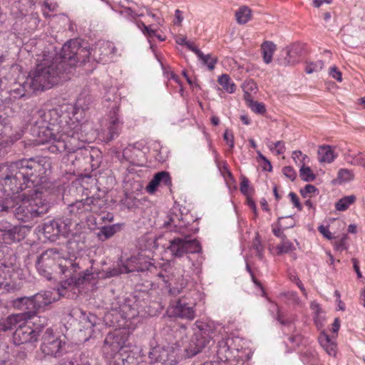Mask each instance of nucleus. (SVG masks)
Wrapping results in <instances>:
<instances>
[{"label":"nucleus","instance_id":"1","mask_svg":"<svg viewBox=\"0 0 365 365\" xmlns=\"http://www.w3.org/2000/svg\"><path fill=\"white\" fill-rule=\"evenodd\" d=\"M0 180L6 192L12 194L19 193L26 188H30L25 197L17 207H11L9 200L2 205L1 211H11L15 217L24 222H30L45 213L49 209V203L43 198L42 192L38 187L46 181L43 175L45 169L43 165L33 158L23 159L13 162L9 165L0 166Z\"/></svg>","mask_w":365,"mask_h":365},{"label":"nucleus","instance_id":"2","mask_svg":"<svg viewBox=\"0 0 365 365\" xmlns=\"http://www.w3.org/2000/svg\"><path fill=\"white\" fill-rule=\"evenodd\" d=\"M91 52L81 48L76 41L66 43L59 54L56 55L51 64L38 66L34 73L27 77L24 87L31 90L43 91L51 88L59 81L68 78L76 63L82 58H88Z\"/></svg>","mask_w":365,"mask_h":365},{"label":"nucleus","instance_id":"3","mask_svg":"<svg viewBox=\"0 0 365 365\" xmlns=\"http://www.w3.org/2000/svg\"><path fill=\"white\" fill-rule=\"evenodd\" d=\"M77 260V258H65L56 248H51L41 255L36 266L40 274L47 279L51 278V271L56 269H59L66 277H70L61 284V289H58L59 294L64 295L63 290L67 289V286L78 287L92 278V274L88 270L78 273L80 267Z\"/></svg>","mask_w":365,"mask_h":365},{"label":"nucleus","instance_id":"4","mask_svg":"<svg viewBox=\"0 0 365 365\" xmlns=\"http://www.w3.org/2000/svg\"><path fill=\"white\" fill-rule=\"evenodd\" d=\"M127 331L116 329L109 332L103 342V353L107 358H113L125 346L128 341Z\"/></svg>","mask_w":365,"mask_h":365},{"label":"nucleus","instance_id":"5","mask_svg":"<svg viewBox=\"0 0 365 365\" xmlns=\"http://www.w3.org/2000/svg\"><path fill=\"white\" fill-rule=\"evenodd\" d=\"M168 250L175 257H182L187 253H197L201 251L199 242L195 239H190L188 236L185 237H174L170 240Z\"/></svg>","mask_w":365,"mask_h":365},{"label":"nucleus","instance_id":"6","mask_svg":"<svg viewBox=\"0 0 365 365\" xmlns=\"http://www.w3.org/2000/svg\"><path fill=\"white\" fill-rule=\"evenodd\" d=\"M43 232L45 237L55 241L59 235L67 237L72 232V223L63 219L50 220L43 224Z\"/></svg>","mask_w":365,"mask_h":365},{"label":"nucleus","instance_id":"7","mask_svg":"<svg viewBox=\"0 0 365 365\" xmlns=\"http://www.w3.org/2000/svg\"><path fill=\"white\" fill-rule=\"evenodd\" d=\"M38 143L44 144L46 143H51L48 149L52 153H61L65 150L70 151L67 143L64 139H62V135L54 134L48 128H43L39 132V139L37 140Z\"/></svg>","mask_w":365,"mask_h":365},{"label":"nucleus","instance_id":"8","mask_svg":"<svg viewBox=\"0 0 365 365\" xmlns=\"http://www.w3.org/2000/svg\"><path fill=\"white\" fill-rule=\"evenodd\" d=\"M93 200L92 198H86L69 204L67 207V215L69 217H66L63 220L66 222L71 220L72 227L73 225H78L77 219L83 217L86 212L93 211Z\"/></svg>","mask_w":365,"mask_h":365},{"label":"nucleus","instance_id":"9","mask_svg":"<svg viewBox=\"0 0 365 365\" xmlns=\"http://www.w3.org/2000/svg\"><path fill=\"white\" fill-rule=\"evenodd\" d=\"M170 316L192 320L195 317L194 306L188 304L185 299H179L172 303L168 309Z\"/></svg>","mask_w":365,"mask_h":365},{"label":"nucleus","instance_id":"10","mask_svg":"<svg viewBox=\"0 0 365 365\" xmlns=\"http://www.w3.org/2000/svg\"><path fill=\"white\" fill-rule=\"evenodd\" d=\"M34 317L35 312L34 311L10 315L0 322V331H6L14 329H16L19 325L24 323V321L33 319Z\"/></svg>","mask_w":365,"mask_h":365},{"label":"nucleus","instance_id":"11","mask_svg":"<svg viewBox=\"0 0 365 365\" xmlns=\"http://www.w3.org/2000/svg\"><path fill=\"white\" fill-rule=\"evenodd\" d=\"M61 341L55 336L53 331L47 329L43 336L41 350L46 355L56 356L61 349Z\"/></svg>","mask_w":365,"mask_h":365},{"label":"nucleus","instance_id":"12","mask_svg":"<svg viewBox=\"0 0 365 365\" xmlns=\"http://www.w3.org/2000/svg\"><path fill=\"white\" fill-rule=\"evenodd\" d=\"M21 228L16 225H13L9 222L0 224V240L1 242L11 245L19 242L22 238L20 234Z\"/></svg>","mask_w":365,"mask_h":365},{"label":"nucleus","instance_id":"13","mask_svg":"<svg viewBox=\"0 0 365 365\" xmlns=\"http://www.w3.org/2000/svg\"><path fill=\"white\" fill-rule=\"evenodd\" d=\"M37 338L38 333L31 326L26 324V321L19 325L14 334V343L19 345L36 341Z\"/></svg>","mask_w":365,"mask_h":365},{"label":"nucleus","instance_id":"14","mask_svg":"<svg viewBox=\"0 0 365 365\" xmlns=\"http://www.w3.org/2000/svg\"><path fill=\"white\" fill-rule=\"evenodd\" d=\"M207 339L200 331L195 333L190 339L185 350L189 357L200 353L209 343Z\"/></svg>","mask_w":365,"mask_h":365},{"label":"nucleus","instance_id":"15","mask_svg":"<svg viewBox=\"0 0 365 365\" xmlns=\"http://www.w3.org/2000/svg\"><path fill=\"white\" fill-rule=\"evenodd\" d=\"M94 56L98 57V61H103L109 55L114 54L116 48L113 43L110 41H100L95 47L92 48Z\"/></svg>","mask_w":365,"mask_h":365},{"label":"nucleus","instance_id":"16","mask_svg":"<svg viewBox=\"0 0 365 365\" xmlns=\"http://www.w3.org/2000/svg\"><path fill=\"white\" fill-rule=\"evenodd\" d=\"M170 182L171 180L169 173L165 171H162L154 175L153 179L147 185L146 190L149 193H153L159 185L164 184L165 185H168Z\"/></svg>","mask_w":365,"mask_h":365},{"label":"nucleus","instance_id":"17","mask_svg":"<svg viewBox=\"0 0 365 365\" xmlns=\"http://www.w3.org/2000/svg\"><path fill=\"white\" fill-rule=\"evenodd\" d=\"M35 311L37 309L47 306L51 304L54 300L55 297H53V293L50 291H44L39 292L32 296Z\"/></svg>","mask_w":365,"mask_h":365},{"label":"nucleus","instance_id":"18","mask_svg":"<svg viewBox=\"0 0 365 365\" xmlns=\"http://www.w3.org/2000/svg\"><path fill=\"white\" fill-rule=\"evenodd\" d=\"M317 154L320 163H331L336 158V155L330 145H320Z\"/></svg>","mask_w":365,"mask_h":365},{"label":"nucleus","instance_id":"19","mask_svg":"<svg viewBox=\"0 0 365 365\" xmlns=\"http://www.w3.org/2000/svg\"><path fill=\"white\" fill-rule=\"evenodd\" d=\"M13 305L24 312L34 311L36 313L32 297L17 298L13 301Z\"/></svg>","mask_w":365,"mask_h":365},{"label":"nucleus","instance_id":"20","mask_svg":"<svg viewBox=\"0 0 365 365\" xmlns=\"http://www.w3.org/2000/svg\"><path fill=\"white\" fill-rule=\"evenodd\" d=\"M276 45L272 41H266L261 45L263 61L269 64L272 61L273 54L276 50Z\"/></svg>","mask_w":365,"mask_h":365},{"label":"nucleus","instance_id":"21","mask_svg":"<svg viewBox=\"0 0 365 365\" xmlns=\"http://www.w3.org/2000/svg\"><path fill=\"white\" fill-rule=\"evenodd\" d=\"M235 17L239 24H245L252 19V10L248 6H241L236 11Z\"/></svg>","mask_w":365,"mask_h":365},{"label":"nucleus","instance_id":"22","mask_svg":"<svg viewBox=\"0 0 365 365\" xmlns=\"http://www.w3.org/2000/svg\"><path fill=\"white\" fill-rule=\"evenodd\" d=\"M319 341L322 346L325 349L330 356H334L336 354V344L327 334H323L319 338Z\"/></svg>","mask_w":365,"mask_h":365},{"label":"nucleus","instance_id":"23","mask_svg":"<svg viewBox=\"0 0 365 365\" xmlns=\"http://www.w3.org/2000/svg\"><path fill=\"white\" fill-rule=\"evenodd\" d=\"M91 103V99L89 96L81 94L77 98L74 106V114H77L80 110L85 111L89 108Z\"/></svg>","mask_w":365,"mask_h":365},{"label":"nucleus","instance_id":"24","mask_svg":"<svg viewBox=\"0 0 365 365\" xmlns=\"http://www.w3.org/2000/svg\"><path fill=\"white\" fill-rule=\"evenodd\" d=\"M218 83L222 89L229 93H232L235 91V84L231 81L230 76L227 74H222L218 78Z\"/></svg>","mask_w":365,"mask_h":365},{"label":"nucleus","instance_id":"25","mask_svg":"<svg viewBox=\"0 0 365 365\" xmlns=\"http://www.w3.org/2000/svg\"><path fill=\"white\" fill-rule=\"evenodd\" d=\"M247 106L255 113L258 114H264L266 111L264 105L262 103L255 101L252 96L247 95V100L245 101Z\"/></svg>","mask_w":365,"mask_h":365},{"label":"nucleus","instance_id":"26","mask_svg":"<svg viewBox=\"0 0 365 365\" xmlns=\"http://www.w3.org/2000/svg\"><path fill=\"white\" fill-rule=\"evenodd\" d=\"M118 229L117 225L104 226L98 232V237L101 240L105 241L113 236Z\"/></svg>","mask_w":365,"mask_h":365},{"label":"nucleus","instance_id":"27","mask_svg":"<svg viewBox=\"0 0 365 365\" xmlns=\"http://www.w3.org/2000/svg\"><path fill=\"white\" fill-rule=\"evenodd\" d=\"M120 121L118 117H112L110 121V125L108 127L109 137L108 140H113L119 133Z\"/></svg>","mask_w":365,"mask_h":365},{"label":"nucleus","instance_id":"28","mask_svg":"<svg viewBox=\"0 0 365 365\" xmlns=\"http://www.w3.org/2000/svg\"><path fill=\"white\" fill-rule=\"evenodd\" d=\"M228 352L230 354L229 349L224 346L217 350V358L220 361H215L212 362L211 365H227L229 361V356L226 354Z\"/></svg>","mask_w":365,"mask_h":365},{"label":"nucleus","instance_id":"29","mask_svg":"<svg viewBox=\"0 0 365 365\" xmlns=\"http://www.w3.org/2000/svg\"><path fill=\"white\" fill-rule=\"evenodd\" d=\"M202 63L207 66L208 69L212 71L217 63V58L212 56L210 54H204L201 51L197 54Z\"/></svg>","mask_w":365,"mask_h":365},{"label":"nucleus","instance_id":"30","mask_svg":"<svg viewBox=\"0 0 365 365\" xmlns=\"http://www.w3.org/2000/svg\"><path fill=\"white\" fill-rule=\"evenodd\" d=\"M276 250L277 255H282L295 250V247L290 241L287 240L286 236L283 235L282 242L276 247Z\"/></svg>","mask_w":365,"mask_h":365},{"label":"nucleus","instance_id":"31","mask_svg":"<svg viewBox=\"0 0 365 365\" xmlns=\"http://www.w3.org/2000/svg\"><path fill=\"white\" fill-rule=\"evenodd\" d=\"M299 176L302 180L306 182L313 181L316 178V175L313 173L309 167L303 164L299 170Z\"/></svg>","mask_w":365,"mask_h":365},{"label":"nucleus","instance_id":"32","mask_svg":"<svg viewBox=\"0 0 365 365\" xmlns=\"http://www.w3.org/2000/svg\"><path fill=\"white\" fill-rule=\"evenodd\" d=\"M354 200L355 197L354 195L344 197L335 204V207L339 211L346 210L348 207L354 202Z\"/></svg>","mask_w":365,"mask_h":365},{"label":"nucleus","instance_id":"33","mask_svg":"<svg viewBox=\"0 0 365 365\" xmlns=\"http://www.w3.org/2000/svg\"><path fill=\"white\" fill-rule=\"evenodd\" d=\"M133 271V269H129L127 265H123L122 267L108 269L107 271H106V277H112L118 276V274H120L122 273H129Z\"/></svg>","mask_w":365,"mask_h":365},{"label":"nucleus","instance_id":"34","mask_svg":"<svg viewBox=\"0 0 365 365\" xmlns=\"http://www.w3.org/2000/svg\"><path fill=\"white\" fill-rule=\"evenodd\" d=\"M242 89L244 91V98L245 101L247 100V95L251 96L250 93L254 92L256 93L257 91V87L256 83L252 80H249L245 81L242 85Z\"/></svg>","mask_w":365,"mask_h":365},{"label":"nucleus","instance_id":"35","mask_svg":"<svg viewBox=\"0 0 365 365\" xmlns=\"http://www.w3.org/2000/svg\"><path fill=\"white\" fill-rule=\"evenodd\" d=\"M324 67V62L322 61H317L314 63H307L305 71L307 73L311 74L314 72L320 71Z\"/></svg>","mask_w":365,"mask_h":365},{"label":"nucleus","instance_id":"36","mask_svg":"<svg viewBox=\"0 0 365 365\" xmlns=\"http://www.w3.org/2000/svg\"><path fill=\"white\" fill-rule=\"evenodd\" d=\"M160 354V348L155 347L152 349V350L149 352V358L151 360V362H162L165 361V359H163V356Z\"/></svg>","mask_w":365,"mask_h":365},{"label":"nucleus","instance_id":"37","mask_svg":"<svg viewBox=\"0 0 365 365\" xmlns=\"http://www.w3.org/2000/svg\"><path fill=\"white\" fill-rule=\"evenodd\" d=\"M354 178L352 172L348 169H341L338 172V179L341 182H346Z\"/></svg>","mask_w":365,"mask_h":365},{"label":"nucleus","instance_id":"38","mask_svg":"<svg viewBox=\"0 0 365 365\" xmlns=\"http://www.w3.org/2000/svg\"><path fill=\"white\" fill-rule=\"evenodd\" d=\"M252 247L256 251V254L259 258L262 259L264 248L261 244L259 236H257L253 240Z\"/></svg>","mask_w":365,"mask_h":365},{"label":"nucleus","instance_id":"39","mask_svg":"<svg viewBox=\"0 0 365 365\" xmlns=\"http://www.w3.org/2000/svg\"><path fill=\"white\" fill-rule=\"evenodd\" d=\"M106 320L110 321L112 325L113 326H120V324H118V312L116 310H113L110 312H108L106 314Z\"/></svg>","mask_w":365,"mask_h":365},{"label":"nucleus","instance_id":"40","mask_svg":"<svg viewBox=\"0 0 365 365\" xmlns=\"http://www.w3.org/2000/svg\"><path fill=\"white\" fill-rule=\"evenodd\" d=\"M96 317L93 315L83 316L82 319V323H84L83 327L85 329L91 328L95 325Z\"/></svg>","mask_w":365,"mask_h":365},{"label":"nucleus","instance_id":"41","mask_svg":"<svg viewBox=\"0 0 365 365\" xmlns=\"http://www.w3.org/2000/svg\"><path fill=\"white\" fill-rule=\"evenodd\" d=\"M283 174L291 180H294L297 176L294 170L290 166H286L282 170Z\"/></svg>","mask_w":365,"mask_h":365},{"label":"nucleus","instance_id":"42","mask_svg":"<svg viewBox=\"0 0 365 365\" xmlns=\"http://www.w3.org/2000/svg\"><path fill=\"white\" fill-rule=\"evenodd\" d=\"M329 75L334 79H336L339 82L342 81V75L341 73L339 71V69L336 66H332L329 70Z\"/></svg>","mask_w":365,"mask_h":365},{"label":"nucleus","instance_id":"43","mask_svg":"<svg viewBox=\"0 0 365 365\" xmlns=\"http://www.w3.org/2000/svg\"><path fill=\"white\" fill-rule=\"evenodd\" d=\"M224 140L227 142L228 145L232 148L234 147V135L232 132L226 130L224 133Z\"/></svg>","mask_w":365,"mask_h":365},{"label":"nucleus","instance_id":"44","mask_svg":"<svg viewBox=\"0 0 365 365\" xmlns=\"http://www.w3.org/2000/svg\"><path fill=\"white\" fill-rule=\"evenodd\" d=\"M317 191V188L312 185H307L304 189L301 190V195L304 197H307V194L314 193Z\"/></svg>","mask_w":365,"mask_h":365},{"label":"nucleus","instance_id":"45","mask_svg":"<svg viewBox=\"0 0 365 365\" xmlns=\"http://www.w3.org/2000/svg\"><path fill=\"white\" fill-rule=\"evenodd\" d=\"M143 28L141 29L143 33L147 35L148 37H153L156 36L155 30L151 29L149 26H147L145 24L141 23Z\"/></svg>","mask_w":365,"mask_h":365},{"label":"nucleus","instance_id":"46","mask_svg":"<svg viewBox=\"0 0 365 365\" xmlns=\"http://www.w3.org/2000/svg\"><path fill=\"white\" fill-rule=\"evenodd\" d=\"M289 196L290 197L291 201L294 205V206L297 207L298 210H302V205L297 195L294 192H290Z\"/></svg>","mask_w":365,"mask_h":365},{"label":"nucleus","instance_id":"47","mask_svg":"<svg viewBox=\"0 0 365 365\" xmlns=\"http://www.w3.org/2000/svg\"><path fill=\"white\" fill-rule=\"evenodd\" d=\"M20 86L22 88H16L13 91L14 94H16V96H14V97H17V96L23 97L26 95L25 91H27L28 89H30L29 87L24 88V83L22 84V86Z\"/></svg>","mask_w":365,"mask_h":365},{"label":"nucleus","instance_id":"48","mask_svg":"<svg viewBox=\"0 0 365 365\" xmlns=\"http://www.w3.org/2000/svg\"><path fill=\"white\" fill-rule=\"evenodd\" d=\"M274 147L277 148V154L280 155L285 151V146L283 141L279 140L275 143Z\"/></svg>","mask_w":365,"mask_h":365},{"label":"nucleus","instance_id":"49","mask_svg":"<svg viewBox=\"0 0 365 365\" xmlns=\"http://www.w3.org/2000/svg\"><path fill=\"white\" fill-rule=\"evenodd\" d=\"M319 231L327 239H331L332 235L329 232V229L324 225H321L319 227Z\"/></svg>","mask_w":365,"mask_h":365},{"label":"nucleus","instance_id":"50","mask_svg":"<svg viewBox=\"0 0 365 365\" xmlns=\"http://www.w3.org/2000/svg\"><path fill=\"white\" fill-rule=\"evenodd\" d=\"M9 286V283L7 278L6 276H2L1 273L0 272V289L3 288L8 290Z\"/></svg>","mask_w":365,"mask_h":365},{"label":"nucleus","instance_id":"51","mask_svg":"<svg viewBox=\"0 0 365 365\" xmlns=\"http://www.w3.org/2000/svg\"><path fill=\"white\" fill-rule=\"evenodd\" d=\"M248 184H249L248 179L244 177L240 183V190L242 192H243V193L247 192Z\"/></svg>","mask_w":365,"mask_h":365},{"label":"nucleus","instance_id":"52","mask_svg":"<svg viewBox=\"0 0 365 365\" xmlns=\"http://www.w3.org/2000/svg\"><path fill=\"white\" fill-rule=\"evenodd\" d=\"M257 153L258 155V157L264 161V163L268 164L269 168H267L266 166L264 167V169L268 171L272 170V165L270 162L260 153V151H257Z\"/></svg>","mask_w":365,"mask_h":365},{"label":"nucleus","instance_id":"53","mask_svg":"<svg viewBox=\"0 0 365 365\" xmlns=\"http://www.w3.org/2000/svg\"><path fill=\"white\" fill-rule=\"evenodd\" d=\"M352 262H353L354 269L355 272H356L357 277L359 278L361 277V273L359 270L358 260L354 258V259H352Z\"/></svg>","mask_w":365,"mask_h":365},{"label":"nucleus","instance_id":"54","mask_svg":"<svg viewBox=\"0 0 365 365\" xmlns=\"http://www.w3.org/2000/svg\"><path fill=\"white\" fill-rule=\"evenodd\" d=\"M185 46L196 55L200 51L197 47H195L192 43L187 41L185 43Z\"/></svg>","mask_w":365,"mask_h":365},{"label":"nucleus","instance_id":"55","mask_svg":"<svg viewBox=\"0 0 365 365\" xmlns=\"http://www.w3.org/2000/svg\"><path fill=\"white\" fill-rule=\"evenodd\" d=\"M339 327H340V323H339V320L338 318H336L334 319V323L332 324V331L334 333H336L338 331L339 329Z\"/></svg>","mask_w":365,"mask_h":365},{"label":"nucleus","instance_id":"56","mask_svg":"<svg viewBox=\"0 0 365 365\" xmlns=\"http://www.w3.org/2000/svg\"><path fill=\"white\" fill-rule=\"evenodd\" d=\"M331 0H314V6L317 8L321 6L324 3L329 4Z\"/></svg>","mask_w":365,"mask_h":365},{"label":"nucleus","instance_id":"57","mask_svg":"<svg viewBox=\"0 0 365 365\" xmlns=\"http://www.w3.org/2000/svg\"><path fill=\"white\" fill-rule=\"evenodd\" d=\"M181 12L180 10H176L175 11V18H176V21H175V24H180V23L182 22V17L180 15Z\"/></svg>","mask_w":365,"mask_h":365},{"label":"nucleus","instance_id":"58","mask_svg":"<svg viewBox=\"0 0 365 365\" xmlns=\"http://www.w3.org/2000/svg\"><path fill=\"white\" fill-rule=\"evenodd\" d=\"M38 323L36 321H35L34 323L35 324H37V325H39V326H41V327H43L45 324H47V319L45 318V317H38Z\"/></svg>","mask_w":365,"mask_h":365},{"label":"nucleus","instance_id":"59","mask_svg":"<svg viewBox=\"0 0 365 365\" xmlns=\"http://www.w3.org/2000/svg\"><path fill=\"white\" fill-rule=\"evenodd\" d=\"M175 41L177 43H178L180 45H185V43L187 42L186 41L185 37H183V36L177 37L175 39Z\"/></svg>","mask_w":365,"mask_h":365},{"label":"nucleus","instance_id":"60","mask_svg":"<svg viewBox=\"0 0 365 365\" xmlns=\"http://www.w3.org/2000/svg\"><path fill=\"white\" fill-rule=\"evenodd\" d=\"M289 340L294 343L295 342L297 344H299L301 342V336H294L289 338Z\"/></svg>","mask_w":365,"mask_h":365},{"label":"nucleus","instance_id":"61","mask_svg":"<svg viewBox=\"0 0 365 365\" xmlns=\"http://www.w3.org/2000/svg\"><path fill=\"white\" fill-rule=\"evenodd\" d=\"M354 164L361 165L365 168V159H363V158L356 159L354 161Z\"/></svg>","mask_w":365,"mask_h":365},{"label":"nucleus","instance_id":"62","mask_svg":"<svg viewBox=\"0 0 365 365\" xmlns=\"http://www.w3.org/2000/svg\"><path fill=\"white\" fill-rule=\"evenodd\" d=\"M297 284L298 287L301 289V291L303 292V294L304 295H307L306 290L299 279H297Z\"/></svg>","mask_w":365,"mask_h":365},{"label":"nucleus","instance_id":"63","mask_svg":"<svg viewBox=\"0 0 365 365\" xmlns=\"http://www.w3.org/2000/svg\"><path fill=\"white\" fill-rule=\"evenodd\" d=\"M273 232L274 235L277 237H281L282 239V236L284 235L281 232L280 229H273Z\"/></svg>","mask_w":365,"mask_h":365},{"label":"nucleus","instance_id":"64","mask_svg":"<svg viewBox=\"0 0 365 365\" xmlns=\"http://www.w3.org/2000/svg\"><path fill=\"white\" fill-rule=\"evenodd\" d=\"M212 123L215 125H217L220 123V120L217 116H212L211 118Z\"/></svg>","mask_w":365,"mask_h":365}]
</instances>
